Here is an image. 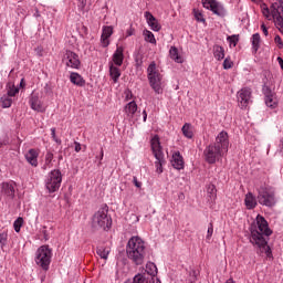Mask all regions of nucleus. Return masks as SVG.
I'll use <instances>...</instances> for the list:
<instances>
[{
	"label": "nucleus",
	"mask_w": 283,
	"mask_h": 283,
	"mask_svg": "<svg viewBox=\"0 0 283 283\" xmlns=\"http://www.w3.org/2000/svg\"><path fill=\"white\" fill-rule=\"evenodd\" d=\"M201 3L206 10H210L217 17L224 19L227 17V9L218 0H201Z\"/></svg>",
	"instance_id": "8"
},
{
	"label": "nucleus",
	"mask_w": 283,
	"mask_h": 283,
	"mask_svg": "<svg viewBox=\"0 0 283 283\" xmlns=\"http://www.w3.org/2000/svg\"><path fill=\"white\" fill-rule=\"evenodd\" d=\"M133 182H134L135 187H137V189H140V187H143V184L140 181H138L137 177H133Z\"/></svg>",
	"instance_id": "49"
},
{
	"label": "nucleus",
	"mask_w": 283,
	"mask_h": 283,
	"mask_svg": "<svg viewBox=\"0 0 283 283\" xmlns=\"http://www.w3.org/2000/svg\"><path fill=\"white\" fill-rule=\"evenodd\" d=\"M261 30L265 36H269V29L266 28V24L263 23L261 25Z\"/></svg>",
	"instance_id": "50"
},
{
	"label": "nucleus",
	"mask_w": 283,
	"mask_h": 283,
	"mask_svg": "<svg viewBox=\"0 0 283 283\" xmlns=\"http://www.w3.org/2000/svg\"><path fill=\"white\" fill-rule=\"evenodd\" d=\"M8 244V232L0 233V247L3 249Z\"/></svg>",
	"instance_id": "40"
},
{
	"label": "nucleus",
	"mask_w": 283,
	"mask_h": 283,
	"mask_svg": "<svg viewBox=\"0 0 283 283\" xmlns=\"http://www.w3.org/2000/svg\"><path fill=\"white\" fill-rule=\"evenodd\" d=\"M273 230L269 228V221L261 214L256 216V226L250 227V242L256 249L258 255L266 254V258H273L271 247H269V237Z\"/></svg>",
	"instance_id": "1"
},
{
	"label": "nucleus",
	"mask_w": 283,
	"mask_h": 283,
	"mask_svg": "<svg viewBox=\"0 0 283 283\" xmlns=\"http://www.w3.org/2000/svg\"><path fill=\"white\" fill-rule=\"evenodd\" d=\"M80 1V8H85V6H87V1L86 0H78Z\"/></svg>",
	"instance_id": "54"
},
{
	"label": "nucleus",
	"mask_w": 283,
	"mask_h": 283,
	"mask_svg": "<svg viewBox=\"0 0 283 283\" xmlns=\"http://www.w3.org/2000/svg\"><path fill=\"white\" fill-rule=\"evenodd\" d=\"M20 87H25V80L24 78L21 80Z\"/></svg>",
	"instance_id": "57"
},
{
	"label": "nucleus",
	"mask_w": 283,
	"mask_h": 283,
	"mask_svg": "<svg viewBox=\"0 0 283 283\" xmlns=\"http://www.w3.org/2000/svg\"><path fill=\"white\" fill-rule=\"evenodd\" d=\"M171 165L174 169H177L178 171L185 169V159L182 158V155H180V151H175L172 154Z\"/></svg>",
	"instance_id": "15"
},
{
	"label": "nucleus",
	"mask_w": 283,
	"mask_h": 283,
	"mask_svg": "<svg viewBox=\"0 0 283 283\" xmlns=\"http://www.w3.org/2000/svg\"><path fill=\"white\" fill-rule=\"evenodd\" d=\"M135 66L138 70L139 67H143V54L137 53L135 55Z\"/></svg>",
	"instance_id": "41"
},
{
	"label": "nucleus",
	"mask_w": 283,
	"mask_h": 283,
	"mask_svg": "<svg viewBox=\"0 0 283 283\" xmlns=\"http://www.w3.org/2000/svg\"><path fill=\"white\" fill-rule=\"evenodd\" d=\"M0 105L1 107H3V109L8 108V107H12V98H10L9 96H2L0 98Z\"/></svg>",
	"instance_id": "32"
},
{
	"label": "nucleus",
	"mask_w": 283,
	"mask_h": 283,
	"mask_svg": "<svg viewBox=\"0 0 283 283\" xmlns=\"http://www.w3.org/2000/svg\"><path fill=\"white\" fill-rule=\"evenodd\" d=\"M181 132L186 138H193V132H191V125L190 124H185L181 128Z\"/></svg>",
	"instance_id": "31"
},
{
	"label": "nucleus",
	"mask_w": 283,
	"mask_h": 283,
	"mask_svg": "<svg viewBox=\"0 0 283 283\" xmlns=\"http://www.w3.org/2000/svg\"><path fill=\"white\" fill-rule=\"evenodd\" d=\"M1 193L10 198V200L14 199V184L12 182H2Z\"/></svg>",
	"instance_id": "18"
},
{
	"label": "nucleus",
	"mask_w": 283,
	"mask_h": 283,
	"mask_svg": "<svg viewBox=\"0 0 283 283\" xmlns=\"http://www.w3.org/2000/svg\"><path fill=\"white\" fill-rule=\"evenodd\" d=\"M51 136L52 138L56 136V128H51Z\"/></svg>",
	"instance_id": "55"
},
{
	"label": "nucleus",
	"mask_w": 283,
	"mask_h": 283,
	"mask_svg": "<svg viewBox=\"0 0 283 283\" xmlns=\"http://www.w3.org/2000/svg\"><path fill=\"white\" fill-rule=\"evenodd\" d=\"M227 41H229L230 45H233V48H235V45H238V42L240 41V35L238 34L229 35L227 38Z\"/></svg>",
	"instance_id": "37"
},
{
	"label": "nucleus",
	"mask_w": 283,
	"mask_h": 283,
	"mask_svg": "<svg viewBox=\"0 0 283 283\" xmlns=\"http://www.w3.org/2000/svg\"><path fill=\"white\" fill-rule=\"evenodd\" d=\"M274 42L276 43L279 50H283V42H282V38L280 35H275Z\"/></svg>",
	"instance_id": "46"
},
{
	"label": "nucleus",
	"mask_w": 283,
	"mask_h": 283,
	"mask_svg": "<svg viewBox=\"0 0 283 283\" xmlns=\"http://www.w3.org/2000/svg\"><path fill=\"white\" fill-rule=\"evenodd\" d=\"M61 182H63V176L61 175V170L55 169L49 175V179L46 181V189L50 193H54L61 188Z\"/></svg>",
	"instance_id": "9"
},
{
	"label": "nucleus",
	"mask_w": 283,
	"mask_h": 283,
	"mask_svg": "<svg viewBox=\"0 0 283 283\" xmlns=\"http://www.w3.org/2000/svg\"><path fill=\"white\" fill-rule=\"evenodd\" d=\"M150 87L156 94H163V74L156 70V62H151L147 69Z\"/></svg>",
	"instance_id": "4"
},
{
	"label": "nucleus",
	"mask_w": 283,
	"mask_h": 283,
	"mask_svg": "<svg viewBox=\"0 0 283 283\" xmlns=\"http://www.w3.org/2000/svg\"><path fill=\"white\" fill-rule=\"evenodd\" d=\"M112 34H114V28H112V27L103 28L102 38H101L103 48H107L109 45V36H112Z\"/></svg>",
	"instance_id": "16"
},
{
	"label": "nucleus",
	"mask_w": 283,
	"mask_h": 283,
	"mask_svg": "<svg viewBox=\"0 0 283 283\" xmlns=\"http://www.w3.org/2000/svg\"><path fill=\"white\" fill-rule=\"evenodd\" d=\"M25 158L29 165H32V167H38L39 165V153L36 149L31 148L27 154Z\"/></svg>",
	"instance_id": "17"
},
{
	"label": "nucleus",
	"mask_w": 283,
	"mask_h": 283,
	"mask_svg": "<svg viewBox=\"0 0 283 283\" xmlns=\"http://www.w3.org/2000/svg\"><path fill=\"white\" fill-rule=\"evenodd\" d=\"M70 81L73 85H77V87H85V78L76 72L71 73Z\"/></svg>",
	"instance_id": "20"
},
{
	"label": "nucleus",
	"mask_w": 283,
	"mask_h": 283,
	"mask_svg": "<svg viewBox=\"0 0 283 283\" xmlns=\"http://www.w3.org/2000/svg\"><path fill=\"white\" fill-rule=\"evenodd\" d=\"M153 154L156 158L155 165L157 172L163 174V165L165 164V154H163V146H160V137L155 135L150 142Z\"/></svg>",
	"instance_id": "6"
},
{
	"label": "nucleus",
	"mask_w": 283,
	"mask_h": 283,
	"mask_svg": "<svg viewBox=\"0 0 283 283\" xmlns=\"http://www.w3.org/2000/svg\"><path fill=\"white\" fill-rule=\"evenodd\" d=\"M104 156H105V153L103 151V148H101L99 160H103Z\"/></svg>",
	"instance_id": "56"
},
{
	"label": "nucleus",
	"mask_w": 283,
	"mask_h": 283,
	"mask_svg": "<svg viewBox=\"0 0 283 283\" xmlns=\"http://www.w3.org/2000/svg\"><path fill=\"white\" fill-rule=\"evenodd\" d=\"M211 235H213V223H209L207 239L209 240Z\"/></svg>",
	"instance_id": "48"
},
{
	"label": "nucleus",
	"mask_w": 283,
	"mask_h": 283,
	"mask_svg": "<svg viewBox=\"0 0 283 283\" xmlns=\"http://www.w3.org/2000/svg\"><path fill=\"white\" fill-rule=\"evenodd\" d=\"M8 96H17V94H19V87L14 86V84H8Z\"/></svg>",
	"instance_id": "38"
},
{
	"label": "nucleus",
	"mask_w": 283,
	"mask_h": 283,
	"mask_svg": "<svg viewBox=\"0 0 283 283\" xmlns=\"http://www.w3.org/2000/svg\"><path fill=\"white\" fill-rule=\"evenodd\" d=\"M126 255L132 260L133 264L140 266L145 262V241L140 237H132L126 245Z\"/></svg>",
	"instance_id": "2"
},
{
	"label": "nucleus",
	"mask_w": 283,
	"mask_h": 283,
	"mask_svg": "<svg viewBox=\"0 0 283 283\" xmlns=\"http://www.w3.org/2000/svg\"><path fill=\"white\" fill-rule=\"evenodd\" d=\"M98 165L101 166V165H102V163L99 161V163H98Z\"/></svg>",
	"instance_id": "64"
},
{
	"label": "nucleus",
	"mask_w": 283,
	"mask_h": 283,
	"mask_svg": "<svg viewBox=\"0 0 283 283\" xmlns=\"http://www.w3.org/2000/svg\"><path fill=\"white\" fill-rule=\"evenodd\" d=\"M96 253L99 255V258H102V260H107V258H109V250H107L105 247H97Z\"/></svg>",
	"instance_id": "30"
},
{
	"label": "nucleus",
	"mask_w": 283,
	"mask_h": 283,
	"mask_svg": "<svg viewBox=\"0 0 283 283\" xmlns=\"http://www.w3.org/2000/svg\"><path fill=\"white\" fill-rule=\"evenodd\" d=\"M50 262H52V250L50 245H42L35 253V263L41 266L43 271L50 270Z\"/></svg>",
	"instance_id": "5"
},
{
	"label": "nucleus",
	"mask_w": 283,
	"mask_h": 283,
	"mask_svg": "<svg viewBox=\"0 0 283 283\" xmlns=\"http://www.w3.org/2000/svg\"><path fill=\"white\" fill-rule=\"evenodd\" d=\"M213 145H219L223 151H228L229 149V134L224 130L218 134L216 138V143Z\"/></svg>",
	"instance_id": "13"
},
{
	"label": "nucleus",
	"mask_w": 283,
	"mask_h": 283,
	"mask_svg": "<svg viewBox=\"0 0 283 283\" xmlns=\"http://www.w3.org/2000/svg\"><path fill=\"white\" fill-rule=\"evenodd\" d=\"M256 200L263 207H275V192L268 188H260Z\"/></svg>",
	"instance_id": "10"
},
{
	"label": "nucleus",
	"mask_w": 283,
	"mask_h": 283,
	"mask_svg": "<svg viewBox=\"0 0 283 283\" xmlns=\"http://www.w3.org/2000/svg\"><path fill=\"white\" fill-rule=\"evenodd\" d=\"M54 159V154L52 151H48L45 155V165H51Z\"/></svg>",
	"instance_id": "45"
},
{
	"label": "nucleus",
	"mask_w": 283,
	"mask_h": 283,
	"mask_svg": "<svg viewBox=\"0 0 283 283\" xmlns=\"http://www.w3.org/2000/svg\"><path fill=\"white\" fill-rule=\"evenodd\" d=\"M107 207L101 208L92 217V231H109L112 229V217L107 216Z\"/></svg>",
	"instance_id": "3"
},
{
	"label": "nucleus",
	"mask_w": 283,
	"mask_h": 283,
	"mask_svg": "<svg viewBox=\"0 0 283 283\" xmlns=\"http://www.w3.org/2000/svg\"><path fill=\"white\" fill-rule=\"evenodd\" d=\"M264 101L266 107H271V109H275L277 107V99H275V94L265 97Z\"/></svg>",
	"instance_id": "29"
},
{
	"label": "nucleus",
	"mask_w": 283,
	"mask_h": 283,
	"mask_svg": "<svg viewBox=\"0 0 283 283\" xmlns=\"http://www.w3.org/2000/svg\"><path fill=\"white\" fill-rule=\"evenodd\" d=\"M263 15H265L266 19H269V17H271V10H269V7H266V4H263Z\"/></svg>",
	"instance_id": "47"
},
{
	"label": "nucleus",
	"mask_w": 283,
	"mask_h": 283,
	"mask_svg": "<svg viewBox=\"0 0 283 283\" xmlns=\"http://www.w3.org/2000/svg\"><path fill=\"white\" fill-rule=\"evenodd\" d=\"M233 67V61H231V56H227L223 61V70H231Z\"/></svg>",
	"instance_id": "42"
},
{
	"label": "nucleus",
	"mask_w": 283,
	"mask_h": 283,
	"mask_svg": "<svg viewBox=\"0 0 283 283\" xmlns=\"http://www.w3.org/2000/svg\"><path fill=\"white\" fill-rule=\"evenodd\" d=\"M260 33H254L252 35V50L254 52V54L258 53V50H260Z\"/></svg>",
	"instance_id": "28"
},
{
	"label": "nucleus",
	"mask_w": 283,
	"mask_h": 283,
	"mask_svg": "<svg viewBox=\"0 0 283 283\" xmlns=\"http://www.w3.org/2000/svg\"><path fill=\"white\" fill-rule=\"evenodd\" d=\"M144 36H145V41H147L148 43L156 44V38L154 36V33H151V31L145 30Z\"/></svg>",
	"instance_id": "35"
},
{
	"label": "nucleus",
	"mask_w": 283,
	"mask_h": 283,
	"mask_svg": "<svg viewBox=\"0 0 283 283\" xmlns=\"http://www.w3.org/2000/svg\"><path fill=\"white\" fill-rule=\"evenodd\" d=\"M3 146V143H0V147H2Z\"/></svg>",
	"instance_id": "62"
},
{
	"label": "nucleus",
	"mask_w": 283,
	"mask_h": 283,
	"mask_svg": "<svg viewBox=\"0 0 283 283\" xmlns=\"http://www.w3.org/2000/svg\"><path fill=\"white\" fill-rule=\"evenodd\" d=\"M124 49L123 46H117L115 53L113 54V63L120 67L123 65V61H125V54H123Z\"/></svg>",
	"instance_id": "19"
},
{
	"label": "nucleus",
	"mask_w": 283,
	"mask_h": 283,
	"mask_svg": "<svg viewBox=\"0 0 283 283\" xmlns=\"http://www.w3.org/2000/svg\"><path fill=\"white\" fill-rule=\"evenodd\" d=\"M54 143H56L57 145H61V139H55Z\"/></svg>",
	"instance_id": "59"
},
{
	"label": "nucleus",
	"mask_w": 283,
	"mask_h": 283,
	"mask_svg": "<svg viewBox=\"0 0 283 283\" xmlns=\"http://www.w3.org/2000/svg\"><path fill=\"white\" fill-rule=\"evenodd\" d=\"M148 283H161L160 279L156 277H150V280L148 281Z\"/></svg>",
	"instance_id": "52"
},
{
	"label": "nucleus",
	"mask_w": 283,
	"mask_h": 283,
	"mask_svg": "<svg viewBox=\"0 0 283 283\" xmlns=\"http://www.w3.org/2000/svg\"><path fill=\"white\" fill-rule=\"evenodd\" d=\"M149 280L146 274H140L138 273L137 275H135L133 283H149Z\"/></svg>",
	"instance_id": "33"
},
{
	"label": "nucleus",
	"mask_w": 283,
	"mask_h": 283,
	"mask_svg": "<svg viewBox=\"0 0 283 283\" xmlns=\"http://www.w3.org/2000/svg\"><path fill=\"white\" fill-rule=\"evenodd\" d=\"M244 202L247 209H255V207H258V200L255 199L252 192H248L245 195Z\"/></svg>",
	"instance_id": "22"
},
{
	"label": "nucleus",
	"mask_w": 283,
	"mask_h": 283,
	"mask_svg": "<svg viewBox=\"0 0 283 283\" xmlns=\"http://www.w3.org/2000/svg\"><path fill=\"white\" fill-rule=\"evenodd\" d=\"M144 123L147 120V111H143Z\"/></svg>",
	"instance_id": "58"
},
{
	"label": "nucleus",
	"mask_w": 283,
	"mask_h": 283,
	"mask_svg": "<svg viewBox=\"0 0 283 283\" xmlns=\"http://www.w3.org/2000/svg\"><path fill=\"white\" fill-rule=\"evenodd\" d=\"M23 227V218L22 217H19L14 223H13V228H14V231L15 233H19L21 231V228Z\"/></svg>",
	"instance_id": "36"
},
{
	"label": "nucleus",
	"mask_w": 283,
	"mask_h": 283,
	"mask_svg": "<svg viewBox=\"0 0 283 283\" xmlns=\"http://www.w3.org/2000/svg\"><path fill=\"white\" fill-rule=\"evenodd\" d=\"M262 93L264 94L265 98L268 96H273L274 95L273 91L268 85H263Z\"/></svg>",
	"instance_id": "44"
},
{
	"label": "nucleus",
	"mask_w": 283,
	"mask_h": 283,
	"mask_svg": "<svg viewBox=\"0 0 283 283\" xmlns=\"http://www.w3.org/2000/svg\"><path fill=\"white\" fill-rule=\"evenodd\" d=\"M59 160H63V155H60V156H59Z\"/></svg>",
	"instance_id": "60"
},
{
	"label": "nucleus",
	"mask_w": 283,
	"mask_h": 283,
	"mask_svg": "<svg viewBox=\"0 0 283 283\" xmlns=\"http://www.w3.org/2000/svg\"><path fill=\"white\" fill-rule=\"evenodd\" d=\"M74 145H75V151L76 154H78V151H81V143L75 142Z\"/></svg>",
	"instance_id": "53"
},
{
	"label": "nucleus",
	"mask_w": 283,
	"mask_h": 283,
	"mask_svg": "<svg viewBox=\"0 0 283 283\" xmlns=\"http://www.w3.org/2000/svg\"><path fill=\"white\" fill-rule=\"evenodd\" d=\"M252 1L258 2V0H252Z\"/></svg>",
	"instance_id": "63"
},
{
	"label": "nucleus",
	"mask_w": 283,
	"mask_h": 283,
	"mask_svg": "<svg viewBox=\"0 0 283 283\" xmlns=\"http://www.w3.org/2000/svg\"><path fill=\"white\" fill-rule=\"evenodd\" d=\"M145 275H150V277H157L158 276V268L156 266V263L148 262L146 264Z\"/></svg>",
	"instance_id": "23"
},
{
	"label": "nucleus",
	"mask_w": 283,
	"mask_h": 283,
	"mask_svg": "<svg viewBox=\"0 0 283 283\" xmlns=\"http://www.w3.org/2000/svg\"><path fill=\"white\" fill-rule=\"evenodd\" d=\"M145 17H146V21H147L148 25L150 27V29L154 32H160L163 27L158 22V19H156V17H154V14H151V12H149V11L145 12Z\"/></svg>",
	"instance_id": "14"
},
{
	"label": "nucleus",
	"mask_w": 283,
	"mask_h": 283,
	"mask_svg": "<svg viewBox=\"0 0 283 283\" xmlns=\"http://www.w3.org/2000/svg\"><path fill=\"white\" fill-rule=\"evenodd\" d=\"M222 154H224V150L218 144H210L203 150L205 160L208 165H216L222 158Z\"/></svg>",
	"instance_id": "7"
},
{
	"label": "nucleus",
	"mask_w": 283,
	"mask_h": 283,
	"mask_svg": "<svg viewBox=\"0 0 283 283\" xmlns=\"http://www.w3.org/2000/svg\"><path fill=\"white\" fill-rule=\"evenodd\" d=\"M63 63H65L66 67H72L73 70H78L81 67V60H78V54L70 50L65 51Z\"/></svg>",
	"instance_id": "11"
},
{
	"label": "nucleus",
	"mask_w": 283,
	"mask_h": 283,
	"mask_svg": "<svg viewBox=\"0 0 283 283\" xmlns=\"http://www.w3.org/2000/svg\"><path fill=\"white\" fill-rule=\"evenodd\" d=\"M52 138H53L54 142L59 139L56 136H55V137H52Z\"/></svg>",
	"instance_id": "61"
},
{
	"label": "nucleus",
	"mask_w": 283,
	"mask_h": 283,
	"mask_svg": "<svg viewBox=\"0 0 283 283\" xmlns=\"http://www.w3.org/2000/svg\"><path fill=\"white\" fill-rule=\"evenodd\" d=\"M170 59L175 61V63H182V56L178 53V48L171 46L169 50Z\"/></svg>",
	"instance_id": "27"
},
{
	"label": "nucleus",
	"mask_w": 283,
	"mask_h": 283,
	"mask_svg": "<svg viewBox=\"0 0 283 283\" xmlns=\"http://www.w3.org/2000/svg\"><path fill=\"white\" fill-rule=\"evenodd\" d=\"M126 36H134V28H129L127 31H126Z\"/></svg>",
	"instance_id": "51"
},
{
	"label": "nucleus",
	"mask_w": 283,
	"mask_h": 283,
	"mask_svg": "<svg viewBox=\"0 0 283 283\" xmlns=\"http://www.w3.org/2000/svg\"><path fill=\"white\" fill-rule=\"evenodd\" d=\"M31 108L34 109V112H45V107H43V104H41V99H39V96L32 95L30 98Z\"/></svg>",
	"instance_id": "21"
},
{
	"label": "nucleus",
	"mask_w": 283,
	"mask_h": 283,
	"mask_svg": "<svg viewBox=\"0 0 283 283\" xmlns=\"http://www.w3.org/2000/svg\"><path fill=\"white\" fill-rule=\"evenodd\" d=\"M238 101L242 108L248 107L249 101H251V88L243 87L238 92Z\"/></svg>",
	"instance_id": "12"
},
{
	"label": "nucleus",
	"mask_w": 283,
	"mask_h": 283,
	"mask_svg": "<svg viewBox=\"0 0 283 283\" xmlns=\"http://www.w3.org/2000/svg\"><path fill=\"white\" fill-rule=\"evenodd\" d=\"M109 75L113 78L114 83H118V78H120V69L114 66V64L109 65Z\"/></svg>",
	"instance_id": "24"
},
{
	"label": "nucleus",
	"mask_w": 283,
	"mask_h": 283,
	"mask_svg": "<svg viewBox=\"0 0 283 283\" xmlns=\"http://www.w3.org/2000/svg\"><path fill=\"white\" fill-rule=\"evenodd\" d=\"M190 279H189V283H196L198 282V275H200V272L196 271V270H191L189 272Z\"/></svg>",
	"instance_id": "39"
},
{
	"label": "nucleus",
	"mask_w": 283,
	"mask_h": 283,
	"mask_svg": "<svg viewBox=\"0 0 283 283\" xmlns=\"http://www.w3.org/2000/svg\"><path fill=\"white\" fill-rule=\"evenodd\" d=\"M213 56L217 61H222L224 59V48L221 45L214 44L213 45Z\"/></svg>",
	"instance_id": "25"
},
{
	"label": "nucleus",
	"mask_w": 283,
	"mask_h": 283,
	"mask_svg": "<svg viewBox=\"0 0 283 283\" xmlns=\"http://www.w3.org/2000/svg\"><path fill=\"white\" fill-rule=\"evenodd\" d=\"M125 112L127 116H134V114L138 112V105L136 104V102L135 101L129 102L125 107Z\"/></svg>",
	"instance_id": "26"
},
{
	"label": "nucleus",
	"mask_w": 283,
	"mask_h": 283,
	"mask_svg": "<svg viewBox=\"0 0 283 283\" xmlns=\"http://www.w3.org/2000/svg\"><path fill=\"white\" fill-rule=\"evenodd\" d=\"M193 17L199 23H207L205 15L198 9H193Z\"/></svg>",
	"instance_id": "34"
},
{
	"label": "nucleus",
	"mask_w": 283,
	"mask_h": 283,
	"mask_svg": "<svg viewBox=\"0 0 283 283\" xmlns=\"http://www.w3.org/2000/svg\"><path fill=\"white\" fill-rule=\"evenodd\" d=\"M217 189H216V186L214 185H209L208 186V195L210 196V198L212 200H216V193H217Z\"/></svg>",
	"instance_id": "43"
}]
</instances>
